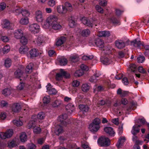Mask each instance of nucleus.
I'll return each instance as SVG.
<instances>
[{"label":"nucleus","instance_id":"obj_1","mask_svg":"<svg viewBox=\"0 0 149 149\" xmlns=\"http://www.w3.org/2000/svg\"><path fill=\"white\" fill-rule=\"evenodd\" d=\"M66 114H64L58 117L57 120L59 123L56 126L54 130L55 134L58 135L62 133L63 132V127L66 126L67 124L70 123L67 119Z\"/></svg>","mask_w":149,"mask_h":149},{"label":"nucleus","instance_id":"obj_2","mask_svg":"<svg viewBox=\"0 0 149 149\" xmlns=\"http://www.w3.org/2000/svg\"><path fill=\"white\" fill-rule=\"evenodd\" d=\"M116 47L127 46L130 45L134 47H141L145 46V47H149L148 45H145L143 42L139 40V39L136 38L132 41L130 42L129 40L125 42L122 40H116L115 42Z\"/></svg>","mask_w":149,"mask_h":149},{"label":"nucleus","instance_id":"obj_3","mask_svg":"<svg viewBox=\"0 0 149 149\" xmlns=\"http://www.w3.org/2000/svg\"><path fill=\"white\" fill-rule=\"evenodd\" d=\"M100 119L98 118H95L89 126L90 130L93 132L97 131L100 127Z\"/></svg>","mask_w":149,"mask_h":149},{"label":"nucleus","instance_id":"obj_4","mask_svg":"<svg viewBox=\"0 0 149 149\" xmlns=\"http://www.w3.org/2000/svg\"><path fill=\"white\" fill-rule=\"evenodd\" d=\"M58 18L56 15H52L51 27L52 29L55 30H58L62 28V26L58 22Z\"/></svg>","mask_w":149,"mask_h":149},{"label":"nucleus","instance_id":"obj_5","mask_svg":"<svg viewBox=\"0 0 149 149\" xmlns=\"http://www.w3.org/2000/svg\"><path fill=\"white\" fill-rule=\"evenodd\" d=\"M97 142L101 146L107 147L110 145V141L108 138L103 136L99 138L97 140Z\"/></svg>","mask_w":149,"mask_h":149},{"label":"nucleus","instance_id":"obj_6","mask_svg":"<svg viewBox=\"0 0 149 149\" xmlns=\"http://www.w3.org/2000/svg\"><path fill=\"white\" fill-rule=\"evenodd\" d=\"M60 72L56 74V79L58 81L61 80L63 77L66 78H69L70 77V74L64 71L63 69H61L60 70Z\"/></svg>","mask_w":149,"mask_h":149},{"label":"nucleus","instance_id":"obj_7","mask_svg":"<svg viewBox=\"0 0 149 149\" xmlns=\"http://www.w3.org/2000/svg\"><path fill=\"white\" fill-rule=\"evenodd\" d=\"M40 30V26L36 23L30 25L29 26V30L32 33H38Z\"/></svg>","mask_w":149,"mask_h":149},{"label":"nucleus","instance_id":"obj_8","mask_svg":"<svg viewBox=\"0 0 149 149\" xmlns=\"http://www.w3.org/2000/svg\"><path fill=\"white\" fill-rule=\"evenodd\" d=\"M13 131L12 130H8L6 132H1L0 133V138L2 139H5L10 138L13 135Z\"/></svg>","mask_w":149,"mask_h":149},{"label":"nucleus","instance_id":"obj_9","mask_svg":"<svg viewBox=\"0 0 149 149\" xmlns=\"http://www.w3.org/2000/svg\"><path fill=\"white\" fill-rule=\"evenodd\" d=\"M52 15L49 16L47 19L46 21L42 24V27L45 29H48L51 27V22H50L52 21Z\"/></svg>","mask_w":149,"mask_h":149},{"label":"nucleus","instance_id":"obj_10","mask_svg":"<svg viewBox=\"0 0 149 149\" xmlns=\"http://www.w3.org/2000/svg\"><path fill=\"white\" fill-rule=\"evenodd\" d=\"M57 10L58 13L60 14H63L66 13L68 9L63 5H59L57 6Z\"/></svg>","mask_w":149,"mask_h":149},{"label":"nucleus","instance_id":"obj_11","mask_svg":"<svg viewBox=\"0 0 149 149\" xmlns=\"http://www.w3.org/2000/svg\"><path fill=\"white\" fill-rule=\"evenodd\" d=\"M35 18L38 22H41L42 21L43 19V16L41 11L38 10L36 12Z\"/></svg>","mask_w":149,"mask_h":149},{"label":"nucleus","instance_id":"obj_12","mask_svg":"<svg viewBox=\"0 0 149 149\" xmlns=\"http://www.w3.org/2000/svg\"><path fill=\"white\" fill-rule=\"evenodd\" d=\"M81 21L84 25L86 26L89 27H92L93 26V21L88 19L86 17H83L81 19Z\"/></svg>","mask_w":149,"mask_h":149},{"label":"nucleus","instance_id":"obj_13","mask_svg":"<svg viewBox=\"0 0 149 149\" xmlns=\"http://www.w3.org/2000/svg\"><path fill=\"white\" fill-rule=\"evenodd\" d=\"M104 132L109 135L111 136H114L115 134V133L113 130V128L111 127H106L104 128Z\"/></svg>","mask_w":149,"mask_h":149},{"label":"nucleus","instance_id":"obj_14","mask_svg":"<svg viewBox=\"0 0 149 149\" xmlns=\"http://www.w3.org/2000/svg\"><path fill=\"white\" fill-rule=\"evenodd\" d=\"M21 107L20 104L19 103H14L12 106V111L15 112H19L21 109Z\"/></svg>","mask_w":149,"mask_h":149},{"label":"nucleus","instance_id":"obj_15","mask_svg":"<svg viewBox=\"0 0 149 149\" xmlns=\"http://www.w3.org/2000/svg\"><path fill=\"white\" fill-rule=\"evenodd\" d=\"M100 49L102 51L101 52L102 55L109 54L111 53V47H100Z\"/></svg>","mask_w":149,"mask_h":149},{"label":"nucleus","instance_id":"obj_16","mask_svg":"<svg viewBox=\"0 0 149 149\" xmlns=\"http://www.w3.org/2000/svg\"><path fill=\"white\" fill-rule=\"evenodd\" d=\"M65 108L68 113L70 114L74 112L75 109L74 105L71 103H69L66 106Z\"/></svg>","mask_w":149,"mask_h":149},{"label":"nucleus","instance_id":"obj_17","mask_svg":"<svg viewBox=\"0 0 149 149\" xmlns=\"http://www.w3.org/2000/svg\"><path fill=\"white\" fill-rule=\"evenodd\" d=\"M43 37L41 36H39L37 39L33 41V42L35 43V44H37L36 46H44L45 42L43 41L42 38Z\"/></svg>","mask_w":149,"mask_h":149},{"label":"nucleus","instance_id":"obj_18","mask_svg":"<svg viewBox=\"0 0 149 149\" xmlns=\"http://www.w3.org/2000/svg\"><path fill=\"white\" fill-rule=\"evenodd\" d=\"M14 37L17 39L20 38L23 36V32L20 29L16 30L14 33Z\"/></svg>","mask_w":149,"mask_h":149},{"label":"nucleus","instance_id":"obj_19","mask_svg":"<svg viewBox=\"0 0 149 149\" xmlns=\"http://www.w3.org/2000/svg\"><path fill=\"white\" fill-rule=\"evenodd\" d=\"M79 33L83 37H87L90 35L91 31L89 29H87L81 30Z\"/></svg>","mask_w":149,"mask_h":149},{"label":"nucleus","instance_id":"obj_20","mask_svg":"<svg viewBox=\"0 0 149 149\" xmlns=\"http://www.w3.org/2000/svg\"><path fill=\"white\" fill-rule=\"evenodd\" d=\"M79 108L83 113L84 114L88 111L89 107L87 105L80 104L79 105Z\"/></svg>","mask_w":149,"mask_h":149},{"label":"nucleus","instance_id":"obj_21","mask_svg":"<svg viewBox=\"0 0 149 149\" xmlns=\"http://www.w3.org/2000/svg\"><path fill=\"white\" fill-rule=\"evenodd\" d=\"M140 125H134L132 127V129L131 131L132 134L134 135H135L137 133L139 132V128L141 127Z\"/></svg>","mask_w":149,"mask_h":149},{"label":"nucleus","instance_id":"obj_22","mask_svg":"<svg viewBox=\"0 0 149 149\" xmlns=\"http://www.w3.org/2000/svg\"><path fill=\"white\" fill-rule=\"evenodd\" d=\"M103 41L100 39H98L95 40L94 43L92 44V46H95L96 45L97 47L101 46H104ZM90 46L92 45H90Z\"/></svg>","mask_w":149,"mask_h":149},{"label":"nucleus","instance_id":"obj_23","mask_svg":"<svg viewBox=\"0 0 149 149\" xmlns=\"http://www.w3.org/2000/svg\"><path fill=\"white\" fill-rule=\"evenodd\" d=\"M126 140L125 138V136L120 137L119 139L118 142L116 144V146L117 147L119 148L122 146L123 145L124 142Z\"/></svg>","mask_w":149,"mask_h":149},{"label":"nucleus","instance_id":"obj_24","mask_svg":"<svg viewBox=\"0 0 149 149\" xmlns=\"http://www.w3.org/2000/svg\"><path fill=\"white\" fill-rule=\"evenodd\" d=\"M57 61L59 64L61 66L65 65L67 64L68 61L67 60L64 58L60 57L57 59Z\"/></svg>","mask_w":149,"mask_h":149},{"label":"nucleus","instance_id":"obj_25","mask_svg":"<svg viewBox=\"0 0 149 149\" xmlns=\"http://www.w3.org/2000/svg\"><path fill=\"white\" fill-rule=\"evenodd\" d=\"M110 35V33L109 31H100L98 33V36L99 37H107Z\"/></svg>","mask_w":149,"mask_h":149},{"label":"nucleus","instance_id":"obj_26","mask_svg":"<svg viewBox=\"0 0 149 149\" xmlns=\"http://www.w3.org/2000/svg\"><path fill=\"white\" fill-rule=\"evenodd\" d=\"M66 38L64 36H61L56 42V45L57 46H61L66 41Z\"/></svg>","mask_w":149,"mask_h":149},{"label":"nucleus","instance_id":"obj_27","mask_svg":"<svg viewBox=\"0 0 149 149\" xmlns=\"http://www.w3.org/2000/svg\"><path fill=\"white\" fill-rule=\"evenodd\" d=\"M24 75L23 72L19 69L17 70L15 72V77L17 78H22Z\"/></svg>","mask_w":149,"mask_h":149},{"label":"nucleus","instance_id":"obj_28","mask_svg":"<svg viewBox=\"0 0 149 149\" xmlns=\"http://www.w3.org/2000/svg\"><path fill=\"white\" fill-rule=\"evenodd\" d=\"M101 61L104 64H108L110 63V60L107 56H102L100 58Z\"/></svg>","mask_w":149,"mask_h":149},{"label":"nucleus","instance_id":"obj_29","mask_svg":"<svg viewBox=\"0 0 149 149\" xmlns=\"http://www.w3.org/2000/svg\"><path fill=\"white\" fill-rule=\"evenodd\" d=\"M30 54L31 56L36 57L38 55L39 53L36 49L33 48L30 51Z\"/></svg>","mask_w":149,"mask_h":149},{"label":"nucleus","instance_id":"obj_30","mask_svg":"<svg viewBox=\"0 0 149 149\" xmlns=\"http://www.w3.org/2000/svg\"><path fill=\"white\" fill-rule=\"evenodd\" d=\"M62 104V101L58 100L54 101L52 104V105L54 107H59Z\"/></svg>","mask_w":149,"mask_h":149},{"label":"nucleus","instance_id":"obj_31","mask_svg":"<svg viewBox=\"0 0 149 149\" xmlns=\"http://www.w3.org/2000/svg\"><path fill=\"white\" fill-rule=\"evenodd\" d=\"M19 137L20 141L22 142H24L27 141V136L26 134L24 132L21 133Z\"/></svg>","mask_w":149,"mask_h":149},{"label":"nucleus","instance_id":"obj_32","mask_svg":"<svg viewBox=\"0 0 149 149\" xmlns=\"http://www.w3.org/2000/svg\"><path fill=\"white\" fill-rule=\"evenodd\" d=\"M103 90V88L101 86H97V85H95L93 88V92L95 94H97L99 92Z\"/></svg>","mask_w":149,"mask_h":149},{"label":"nucleus","instance_id":"obj_33","mask_svg":"<svg viewBox=\"0 0 149 149\" xmlns=\"http://www.w3.org/2000/svg\"><path fill=\"white\" fill-rule=\"evenodd\" d=\"M84 73L83 71L81 70H76L74 74V76L76 77H79L82 76Z\"/></svg>","mask_w":149,"mask_h":149},{"label":"nucleus","instance_id":"obj_34","mask_svg":"<svg viewBox=\"0 0 149 149\" xmlns=\"http://www.w3.org/2000/svg\"><path fill=\"white\" fill-rule=\"evenodd\" d=\"M2 93L5 96H6L10 95L11 94V92L10 88H7L3 90Z\"/></svg>","mask_w":149,"mask_h":149},{"label":"nucleus","instance_id":"obj_35","mask_svg":"<svg viewBox=\"0 0 149 149\" xmlns=\"http://www.w3.org/2000/svg\"><path fill=\"white\" fill-rule=\"evenodd\" d=\"M3 28H6L8 29H10V24L9 21L7 20H5L3 22Z\"/></svg>","mask_w":149,"mask_h":149},{"label":"nucleus","instance_id":"obj_36","mask_svg":"<svg viewBox=\"0 0 149 149\" xmlns=\"http://www.w3.org/2000/svg\"><path fill=\"white\" fill-rule=\"evenodd\" d=\"M33 65L32 63H30L27 66L25 69L26 72L30 73L32 72Z\"/></svg>","mask_w":149,"mask_h":149},{"label":"nucleus","instance_id":"obj_37","mask_svg":"<svg viewBox=\"0 0 149 149\" xmlns=\"http://www.w3.org/2000/svg\"><path fill=\"white\" fill-rule=\"evenodd\" d=\"M89 89V86L87 84H82L81 86V90L84 92L88 91Z\"/></svg>","mask_w":149,"mask_h":149},{"label":"nucleus","instance_id":"obj_38","mask_svg":"<svg viewBox=\"0 0 149 149\" xmlns=\"http://www.w3.org/2000/svg\"><path fill=\"white\" fill-rule=\"evenodd\" d=\"M131 104V106H130L127 109L128 111H130L132 110H134V108L136 107V102L132 101Z\"/></svg>","mask_w":149,"mask_h":149},{"label":"nucleus","instance_id":"obj_39","mask_svg":"<svg viewBox=\"0 0 149 149\" xmlns=\"http://www.w3.org/2000/svg\"><path fill=\"white\" fill-rule=\"evenodd\" d=\"M12 62L11 60L9 58L6 59L5 61V66L6 68L10 67L11 65Z\"/></svg>","mask_w":149,"mask_h":149},{"label":"nucleus","instance_id":"obj_40","mask_svg":"<svg viewBox=\"0 0 149 149\" xmlns=\"http://www.w3.org/2000/svg\"><path fill=\"white\" fill-rule=\"evenodd\" d=\"M20 23L22 25H26L29 23V20L27 17L22 18L20 21Z\"/></svg>","mask_w":149,"mask_h":149},{"label":"nucleus","instance_id":"obj_41","mask_svg":"<svg viewBox=\"0 0 149 149\" xmlns=\"http://www.w3.org/2000/svg\"><path fill=\"white\" fill-rule=\"evenodd\" d=\"M29 49L28 47H20L19 51L20 53L24 54L27 52Z\"/></svg>","mask_w":149,"mask_h":149},{"label":"nucleus","instance_id":"obj_42","mask_svg":"<svg viewBox=\"0 0 149 149\" xmlns=\"http://www.w3.org/2000/svg\"><path fill=\"white\" fill-rule=\"evenodd\" d=\"M20 38V42L23 45H25L27 43V39L25 36H22Z\"/></svg>","mask_w":149,"mask_h":149},{"label":"nucleus","instance_id":"obj_43","mask_svg":"<svg viewBox=\"0 0 149 149\" xmlns=\"http://www.w3.org/2000/svg\"><path fill=\"white\" fill-rule=\"evenodd\" d=\"M132 139L133 141L135 142L136 144H142V141L138 140L137 137L135 135L133 136Z\"/></svg>","mask_w":149,"mask_h":149},{"label":"nucleus","instance_id":"obj_44","mask_svg":"<svg viewBox=\"0 0 149 149\" xmlns=\"http://www.w3.org/2000/svg\"><path fill=\"white\" fill-rule=\"evenodd\" d=\"M22 10L19 7H16L13 10V12L16 15H18L21 13Z\"/></svg>","mask_w":149,"mask_h":149},{"label":"nucleus","instance_id":"obj_45","mask_svg":"<svg viewBox=\"0 0 149 149\" xmlns=\"http://www.w3.org/2000/svg\"><path fill=\"white\" fill-rule=\"evenodd\" d=\"M13 123L15 125L17 126H22L23 124L22 122L20 120H14Z\"/></svg>","mask_w":149,"mask_h":149},{"label":"nucleus","instance_id":"obj_46","mask_svg":"<svg viewBox=\"0 0 149 149\" xmlns=\"http://www.w3.org/2000/svg\"><path fill=\"white\" fill-rule=\"evenodd\" d=\"M45 117V113L44 112H41L39 113L37 115V118L39 119H43Z\"/></svg>","mask_w":149,"mask_h":149},{"label":"nucleus","instance_id":"obj_47","mask_svg":"<svg viewBox=\"0 0 149 149\" xmlns=\"http://www.w3.org/2000/svg\"><path fill=\"white\" fill-rule=\"evenodd\" d=\"M137 68V66L134 64H131L130 65V70L134 72H135Z\"/></svg>","mask_w":149,"mask_h":149},{"label":"nucleus","instance_id":"obj_48","mask_svg":"<svg viewBox=\"0 0 149 149\" xmlns=\"http://www.w3.org/2000/svg\"><path fill=\"white\" fill-rule=\"evenodd\" d=\"M70 20L69 25L70 27H74L76 25L77 23L75 21L72 19V17Z\"/></svg>","mask_w":149,"mask_h":149},{"label":"nucleus","instance_id":"obj_49","mask_svg":"<svg viewBox=\"0 0 149 149\" xmlns=\"http://www.w3.org/2000/svg\"><path fill=\"white\" fill-rule=\"evenodd\" d=\"M21 13L23 16L25 17H28L30 15L29 12L26 10H22L21 11Z\"/></svg>","mask_w":149,"mask_h":149},{"label":"nucleus","instance_id":"obj_50","mask_svg":"<svg viewBox=\"0 0 149 149\" xmlns=\"http://www.w3.org/2000/svg\"><path fill=\"white\" fill-rule=\"evenodd\" d=\"M43 102L44 104H47L50 101V97L49 96H45L43 99Z\"/></svg>","mask_w":149,"mask_h":149},{"label":"nucleus","instance_id":"obj_51","mask_svg":"<svg viewBox=\"0 0 149 149\" xmlns=\"http://www.w3.org/2000/svg\"><path fill=\"white\" fill-rule=\"evenodd\" d=\"M47 91L49 94L51 95L55 94L57 92L56 90L54 88H51L47 90Z\"/></svg>","mask_w":149,"mask_h":149},{"label":"nucleus","instance_id":"obj_52","mask_svg":"<svg viewBox=\"0 0 149 149\" xmlns=\"http://www.w3.org/2000/svg\"><path fill=\"white\" fill-rule=\"evenodd\" d=\"M66 8H67L68 10L70 11L72 10V7L71 5L69 3L66 2L65 3L64 6Z\"/></svg>","mask_w":149,"mask_h":149},{"label":"nucleus","instance_id":"obj_53","mask_svg":"<svg viewBox=\"0 0 149 149\" xmlns=\"http://www.w3.org/2000/svg\"><path fill=\"white\" fill-rule=\"evenodd\" d=\"M33 131L36 134H39L41 132V129L39 127H35L33 128Z\"/></svg>","mask_w":149,"mask_h":149},{"label":"nucleus","instance_id":"obj_54","mask_svg":"<svg viewBox=\"0 0 149 149\" xmlns=\"http://www.w3.org/2000/svg\"><path fill=\"white\" fill-rule=\"evenodd\" d=\"M93 58V56L92 55L90 56L84 55L82 57V58L84 60H88L92 59Z\"/></svg>","mask_w":149,"mask_h":149},{"label":"nucleus","instance_id":"obj_55","mask_svg":"<svg viewBox=\"0 0 149 149\" xmlns=\"http://www.w3.org/2000/svg\"><path fill=\"white\" fill-rule=\"evenodd\" d=\"M76 145L75 144H70L68 146V148H66L64 147H60L59 149H73L75 148Z\"/></svg>","mask_w":149,"mask_h":149},{"label":"nucleus","instance_id":"obj_56","mask_svg":"<svg viewBox=\"0 0 149 149\" xmlns=\"http://www.w3.org/2000/svg\"><path fill=\"white\" fill-rule=\"evenodd\" d=\"M83 98V95H79L76 98L75 101L81 103L83 102L82 99Z\"/></svg>","mask_w":149,"mask_h":149},{"label":"nucleus","instance_id":"obj_57","mask_svg":"<svg viewBox=\"0 0 149 149\" xmlns=\"http://www.w3.org/2000/svg\"><path fill=\"white\" fill-rule=\"evenodd\" d=\"M145 57L143 56H140L137 58V62L139 63H143L145 60Z\"/></svg>","mask_w":149,"mask_h":149},{"label":"nucleus","instance_id":"obj_58","mask_svg":"<svg viewBox=\"0 0 149 149\" xmlns=\"http://www.w3.org/2000/svg\"><path fill=\"white\" fill-rule=\"evenodd\" d=\"M56 0H51L48 2V4L51 7H53L56 4Z\"/></svg>","mask_w":149,"mask_h":149},{"label":"nucleus","instance_id":"obj_59","mask_svg":"<svg viewBox=\"0 0 149 149\" xmlns=\"http://www.w3.org/2000/svg\"><path fill=\"white\" fill-rule=\"evenodd\" d=\"M111 20L113 23L116 25H119L120 24V22L119 20L113 17L111 19Z\"/></svg>","mask_w":149,"mask_h":149},{"label":"nucleus","instance_id":"obj_60","mask_svg":"<svg viewBox=\"0 0 149 149\" xmlns=\"http://www.w3.org/2000/svg\"><path fill=\"white\" fill-rule=\"evenodd\" d=\"M138 70L139 72L142 74H146L147 73L146 70L142 67H139L138 68Z\"/></svg>","mask_w":149,"mask_h":149},{"label":"nucleus","instance_id":"obj_61","mask_svg":"<svg viewBox=\"0 0 149 149\" xmlns=\"http://www.w3.org/2000/svg\"><path fill=\"white\" fill-rule=\"evenodd\" d=\"M80 67L81 69V70H82L83 71V70L87 71L89 70L88 67L84 64H82L81 65Z\"/></svg>","mask_w":149,"mask_h":149},{"label":"nucleus","instance_id":"obj_62","mask_svg":"<svg viewBox=\"0 0 149 149\" xmlns=\"http://www.w3.org/2000/svg\"><path fill=\"white\" fill-rule=\"evenodd\" d=\"M79 81L77 80H74L72 83V85L74 87H78L79 85Z\"/></svg>","mask_w":149,"mask_h":149},{"label":"nucleus","instance_id":"obj_63","mask_svg":"<svg viewBox=\"0 0 149 149\" xmlns=\"http://www.w3.org/2000/svg\"><path fill=\"white\" fill-rule=\"evenodd\" d=\"M107 2L106 0H100L99 3L101 6H105L107 5Z\"/></svg>","mask_w":149,"mask_h":149},{"label":"nucleus","instance_id":"obj_64","mask_svg":"<svg viewBox=\"0 0 149 149\" xmlns=\"http://www.w3.org/2000/svg\"><path fill=\"white\" fill-rule=\"evenodd\" d=\"M35 124V120L30 121L27 125V127L29 129L31 128Z\"/></svg>","mask_w":149,"mask_h":149}]
</instances>
